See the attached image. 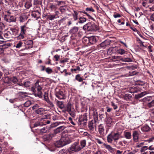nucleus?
<instances>
[{
    "mask_svg": "<svg viewBox=\"0 0 154 154\" xmlns=\"http://www.w3.org/2000/svg\"><path fill=\"white\" fill-rule=\"evenodd\" d=\"M93 120L92 121H94L96 122L98 120V115L97 112L96 110H94L93 112Z\"/></svg>",
    "mask_w": 154,
    "mask_h": 154,
    "instance_id": "20",
    "label": "nucleus"
},
{
    "mask_svg": "<svg viewBox=\"0 0 154 154\" xmlns=\"http://www.w3.org/2000/svg\"><path fill=\"white\" fill-rule=\"evenodd\" d=\"M30 83L29 82H25L23 85V86L25 87H29L30 85Z\"/></svg>",
    "mask_w": 154,
    "mask_h": 154,
    "instance_id": "62",
    "label": "nucleus"
},
{
    "mask_svg": "<svg viewBox=\"0 0 154 154\" xmlns=\"http://www.w3.org/2000/svg\"><path fill=\"white\" fill-rule=\"evenodd\" d=\"M4 37L7 38H9L11 37H12V34L11 32L10 31H8L4 34Z\"/></svg>",
    "mask_w": 154,
    "mask_h": 154,
    "instance_id": "28",
    "label": "nucleus"
},
{
    "mask_svg": "<svg viewBox=\"0 0 154 154\" xmlns=\"http://www.w3.org/2000/svg\"><path fill=\"white\" fill-rule=\"evenodd\" d=\"M18 79L15 77H13L11 78V83L12 82L14 83H16Z\"/></svg>",
    "mask_w": 154,
    "mask_h": 154,
    "instance_id": "41",
    "label": "nucleus"
},
{
    "mask_svg": "<svg viewBox=\"0 0 154 154\" xmlns=\"http://www.w3.org/2000/svg\"><path fill=\"white\" fill-rule=\"evenodd\" d=\"M55 95L59 99H64L65 98V94L61 90L56 91Z\"/></svg>",
    "mask_w": 154,
    "mask_h": 154,
    "instance_id": "8",
    "label": "nucleus"
},
{
    "mask_svg": "<svg viewBox=\"0 0 154 154\" xmlns=\"http://www.w3.org/2000/svg\"><path fill=\"white\" fill-rule=\"evenodd\" d=\"M20 33L16 37L18 40L23 39L25 35L30 31V29L27 26L26 24H25L20 26Z\"/></svg>",
    "mask_w": 154,
    "mask_h": 154,
    "instance_id": "2",
    "label": "nucleus"
},
{
    "mask_svg": "<svg viewBox=\"0 0 154 154\" xmlns=\"http://www.w3.org/2000/svg\"><path fill=\"white\" fill-rule=\"evenodd\" d=\"M132 136L133 140L135 142L138 141L139 134L137 131H134L133 132Z\"/></svg>",
    "mask_w": 154,
    "mask_h": 154,
    "instance_id": "12",
    "label": "nucleus"
},
{
    "mask_svg": "<svg viewBox=\"0 0 154 154\" xmlns=\"http://www.w3.org/2000/svg\"><path fill=\"white\" fill-rule=\"evenodd\" d=\"M39 82L37 81L35 84L34 86L32 87L31 91L34 93V95L39 97H41L42 94V87L39 84Z\"/></svg>",
    "mask_w": 154,
    "mask_h": 154,
    "instance_id": "1",
    "label": "nucleus"
},
{
    "mask_svg": "<svg viewBox=\"0 0 154 154\" xmlns=\"http://www.w3.org/2000/svg\"><path fill=\"white\" fill-rule=\"evenodd\" d=\"M137 72L135 71H130L128 73L125 75V76L127 77L130 76H132L137 74Z\"/></svg>",
    "mask_w": 154,
    "mask_h": 154,
    "instance_id": "26",
    "label": "nucleus"
},
{
    "mask_svg": "<svg viewBox=\"0 0 154 154\" xmlns=\"http://www.w3.org/2000/svg\"><path fill=\"white\" fill-rule=\"evenodd\" d=\"M110 43L111 42L110 40H106L100 44V45L102 48H105L106 47L109 45L110 44Z\"/></svg>",
    "mask_w": 154,
    "mask_h": 154,
    "instance_id": "13",
    "label": "nucleus"
},
{
    "mask_svg": "<svg viewBox=\"0 0 154 154\" xmlns=\"http://www.w3.org/2000/svg\"><path fill=\"white\" fill-rule=\"evenodd\" d=\"M31 104V101L30 100H27L24 103V105L25 107H28L30 106Z\"/></svg>",
    "mask_w": 154,
    "mask_h": 154,
    "instance_id": "45",
    "label": "nucleus"
},
{
    "mask_svg": "<svg viewBox=\"0 0 154 154\" xmlns=\"http://www.w3.org/2000/svg\"><path fill=\"white\" fill-rule=\"evenodd\" d=\"M44 125L42 123L40 122H35L34 125L33 127H37L38 126H42L43 125Z\"/></svg>",
    "mask_w": 154,
    "mask_h": 154,
    "instance_id": "40",
    "label": "nucleus"
},
{
    "mask_svg": "<svg viewBox=\"0 0 154 154\" xmlns=\"http://www.w3.org/2000/svg\"><path fill=\"white\" fill-rule=\"evenodd\" d=\"M5 25L3 23L0 21V30H2L5 28Z\"/></svg>",
    "mask_w": 154,
    "mask_h": 154,
    "instance_id": "53",
    "label": "nucleus"
},
{
    "mask_svg": "<svg viewBox=\"0 0 154 154\" xmlns=\"http://www.w3.org/2000/svg\"><path fill=\"white\" fill-rule=\"evenodd\" d=\"M138 91L139 89L138 88L133 86L130 88L129 92L131 93H134L137 92Z\"/></svg>",
    "mask_w": 154,
    "mask_h": 154,
    "instance_id": "25",
    "label": "nucleus"
},
{
    "mask_svg": "<svg viewBox=\"0 0 154 154\" xmlns=\"http://www.w3.org/2000/svg\"><path fill=\"white\" fill-rule=\"evenodd\" d=\"M85 11L87 12L91 11L92 12H94L95 11V10L92 7L86 8L85 9Z\"/></svg>",
    "mask_w": 154,
    "mask_h": 154,
    "instance_id": "56",
    "label": "nucleus"
},
{
    "mask_svg": "<svg viewBox=\"0 0 154 154\" xmlns=\"http://www.w3.org/2000/svg\"><path fill=\"white\" fill-rule=\"evenodd\" d=\"M124 99L126 100H129L132 97L131 94H127L124 95Z\"/></svg>",
    "mask_w": 154,
    "mask_h": 154,
    "instance_id": "33",
    "label": "nucleus"
},
{
    "mask_svg": "<svg viewBox=\"0 0 154 154\" xmlns=\"http://www.w3.org/2000/svg\"><path fill=\"white\" fill-rule=\"evenodd\" d=\"M35 112L38 115H41L44 113L45 110L44 108H40L35 110Z\"/></svg>",
    "mask_w": 154,
    "mask_h": 154,
    "instance_id": "17",
    "label": "nucleus"
},
{
    "mask_svg": "<svg viewBox=\"0 0 154 154\" xmlns=\"http://www.w3.org/2000/svg\"><path fill=\"white\" fill-rule=\"evenodd\" d=\"M104 127L102 124H100L98 126V132L100 135L103 136L104 135Z\"/></svg>",
    "mask_w": 154,
    "mask_h": 154,
    "instance_id": "11",
    "label": "nucleus"
},
{
    "mask_svg": "<svg viewBox=\"0 0 154 154\" xmlns=\"http://www.w3.org/2000/svg\"><path fill=\"white\" fill-rule=\"evenodd\" d=\"M47 100H46V101L48 103V105L50 107L53 108L54 107V105L53 104V103L51 101H50L48 99V97H47Z\"/></svg>",
    "mask_w": 154,
    "mask_h": 154,
    "instance_id": "39",
    "label": "nucleus"
},
{
    "mask_svg": "<svg viewBox=\"0 0 154 154\" xmlns=\"http://www.w3.org/2000/svg\"><path fill=\"white\" fill-rule=\"evenodd\" d=\"M132 61V60L129 58H125L124 59V62H131Z\"/></svg>",
    "mask_w": 154,
    "mask_h": 154,
    "instance_id": "60",
    "label": "nucleus"
},
{
    "mask_svg": "<svg viewBox=\"0 0 154 154\" xmlns=\"http://www.w3.org/2000/svg\"><path fill=\"white\" fill-rule=\"evenodd\" d=\"M111 105L113 107L114 109H116L118 108L117 105L113 102H111Z\"/></svg>",
    "mask_w": 154,
    "mask_h": 154,
    "instance_id": "58",
    "label": "nucleus"
},
{
    "mask_svg": "<svg viewBox=\"0 0 154 154\" xmlns=\"http://www.w3.org/2000/svg\"><path fill=\"white\" fill-rule=\"evenodd\" d=\"M79 12L80 13H84V14H85L87 16H88V17L90 18V19H93V18L90 15H89L88 13L86 12H85V11H84V12H83V11H79Z\"/></svg>",
    "mask_w": 154,
    "mask_h": 154,
    "instance_id": "59",
    "label": "nucleus"
},
{
    "mask_svg": "<svg viewBox=\"0 0 154 154\" xmlns=\"http://www.w3.org/2000/svg\"><path fill=\"white\" fill-rule=\"evenodd\" d=\"M32 3L31 2H27L25 5V7L27 9H29L32 6Z\"/></svg>",
    "mask_w": 154,
    "mask_h": 154,
    "instance_id": "38",
    "label": "nucleus"
},
{
    "mask_svg": "<svg viewBox=\"0 0 154 154\" xmlns=\"http://www.w3.org/2000/svg\"><path fill=\"white\" fill-rule=\"evenodd\" d=\"M103 146L110 152L113 153L114 152L115 149L112 148L110 145L104 143Z\"/></svg>",
    "mask_w": 154,
    "mask_h": 154,
    "instance_id": "15",
    "label": "nucleus"
},
{
    "mask_svg": "<svg viewBox=\"0 0 154 154\" xmlns=\"http://www.w3.org/2000/svg\"><path fill=\"white\" fill-rule=\"evenodd\" d=\"M57 105L61 109L63 108L64 106L63 102L58 100H57Z\"/></svg>",
    "mask_w": 154,
    "mask_h": 154,
    "instance_id": "29",
    "label": "nucleus"
},
{
    "mask_svg": "<svg viewBox=\"0 0 154 154\" xmlns=\"http://www.w3.org/2000/svg\"><path fill=\"white\" fill-rule=\"evenodd\" d=\"M119 56H113L112 57V59L113 61H119Z\"/></svg>",
    "mask_w": 154,
    "mask_h": 154,
    "instance_id": "44",
    "label": "nucleus"
},
{
    "mask_svg": "<svg viewBox=\"0 0 154 154\" xmlns=\"http://www.w3.org/2000/svg\"><path fill=\"white\" fill-rule=\"evenodd\" d=\"M65 128V127L64 126H61L58 127L54 130V134L59 133L62 131Z\"/></svg>",
    "mask_w": 154,
    "mask_h": 154,
    "instance_id": "18",
    "label": "nucleus"
},
{
    "mask_svg": "<svg viewBox=\"0 0 154 154\" xmlns=\"http://www.w3.org/2000/svg\"><path fill=\"white\" fill-rule=\"evenodd\" d=\"M87 121V115L85 113L80 116L77 123L79 125H85L86 124Z\"/></svg>",
    "mask_w": 154,
    "mask_h": 154,
    "instance_id": "6",
    "label": "nucleus"
},
{
    "mask_svg": "<svg viewBox=\"0 0 154 154\" xmlns=\"http://www.w3.org/2000/svg\"><path fill=\"white\" fill-rule=\"evenodd\" d=\"M75 79L79 82H81L83 80V79L81 77L80 75V74H78L76 75L75 76Z\"/></svg>",
    "mask_w": 154,
    "mask_h": 154,
    "instance_id": "36",
    "label": "nucleus"
},
{
    "mask_svg": "<svg viewBox=\"0 0 154 154\" xmlns=\"http://www.w3.org/2000/svg\"><path fill=\"white\" fill-rule=\"evenodd\" d=\"M26 20V18L25 16H20L19 18V20L20 22H23Z\"/></svg>",
    "mask_w": 154,
    "mask_h": 154,
    "instance_id": "37",
    "label": "nucleus"
},
{
    "mask_svg": "<svg viewBox=\"0 0 154 154\" xmlns=\"http://www.w3.org/2000/svg\"><path fill=\"white\" fill-rule=\"evenodd\" d=\"M33 42L31 40H29L26 42L27 45H30V46L32 47Z\"/></svg>",
    "mask_w": 154,
    "mask_h": 154,
    "instance_id": "64",
    "label": "nucleus"
},
{
    "mask_svg": "<svg viewBox=\"0 0 154 154\" xmlns=\"http://www.w3.org/2000/svg\"><path fill=\"white\" fill-rule=\"evenodd\" d=\"M124 134L125 137L127 139H130L131 137V132L125 131H124Z\"/></svg>",
    "mask_w": 154,
    "mask_h": 154,
    "instance_id": "19",
    "label": "nucleus"
},
{
    "mask_svg": "<svg viewBox=\"0 0 154 154\" xmlns=\"http://www.w3.org/2000/svg\"><path fill=\"white\" fill-rule=\"evenodd\" d=\"M3 80L5 83L8 84L11 83V78L8 76L4 78Z\"/></svg>",
    "mask_w": 154,
    "mask_h": 154,
    "instance_id": "35",
    "label": "nucleus"
},
{
    "mask_svg": "<svg viewBox=\"0 0 154 154\" xmlns=\"http://www.w3.org/2000/svg\"><path fill=\"white\" fill-rule=\"evenodd\" d=\"M80 147L82 149L85 147L86 145V141L85 140H82L80 141Z\"/></svg>",
    "mask_w": 154,
    "mask_h": 154,
    "instance_id": "31",
    "label": "nucleus"
},
{
    "mask_svg": "<svg viewBox=\"0 0 154 154\" xmlns=\"http://www.w3.org/2000/svg\"><path fill=\"white\" fill-rule=\"evenodd\" d=\"M48 18L49 20H52L55 19V17L54 16V15L50 14L48 16Z\"/></svg>",
    "mask_w": 154,
    "mask_h": 154,
    "instance_id": "47",
    "label": "nucleus"
},
{
    "mask_svg": "<svg viewBox=\"0 0 154 154\" xmlns=\"http://www.w3.org/2000/svg\"><path fill=\"white\" fill-rule=\"evenodd\" d=\"M56 8V6L55 5H54L52 3H51L49 6V8L51 10H53L55 9Z\"/></svg>",
    "mask_w": 154,
    "mask_h": 154,
    "instance_id": "51",
    "label": "nucleus"
},
{
    "mask_svg": "<svg viewBox=\"0 0 154 154\" xmlns=\"http://www.w3.org/2000/svg\"><path fill=\"white\" fill-rule=\"evenodd\" d=\"M31 15L34 18H38L40 16V14L38 11H37L33 12Z\"/></svg>",
    "mask_w": 154,
    "mask_h": 154,
    "instance_id": "24",
    "label": "nucleus"
},
{
    "mask_svg": "<svg viewBox=\"0 0 154 154\" xmlns=\"http://www.w3.org/2000/svg\"><path fill=\"white\" fill-rule=\"evenodd\" d=\"M79 30L78 27L74 26L70 29L69 32L72 34H75Z\"/></svg>",
    "mask_w": 154,
    "mask_h": 154,
    "instance_id": "22",
    "label": "nucleus"
},
{
    "mask_svg": "<svg viewBox=\"0 0 154 154\" xmlns=\"http://www.w3.org/2000/svg\"><path fill=\"white\" fill-rule=\"evenodd\" d=\"M10 30L11 31L12 37H13L14 36L17 37L18 35V31L17 29L15 28H11L10 29ZM16 37L15 38H16Z\"/></svg>",
    "mask_w": 154,
    "mask_h": 154,
    "instance_id": "16",
    "label": "nucleus"
},
{
    "mask_svg": "<svg viewBox=\"0 0 154 154\" xmlns=\"http://www.w3.org/2000/svg\"><path fill=\"white\" fill-rule=\"evenodd\" d=\"M120 135L121 134L119 132L113 134L111 132L108 135L107 137V142L109 143H112L113 140L115 142H116L120 138Z\"/></svg>",
    "mask_w": 154,
    "mask_h": 154,
    "instance_id": "3",
    "label": "nucleus"
},
{
    "mask_svg": "<svg viewBox=\"0 0 154 154\" xmlns=\"http://www.w3.org/2000/svg\"><path fill=\"white\" fill-rule=\"evenodd\" d=\"M71 70L72 72H73V71L75 72L77 71H80V68L79 66H77L75 68L71 69Z\"/></svg>",
    "mask_w": 154,
    "mask_h": 154,
    "instance_id": "57",
    "label": "nucleus"
},
{
    "mask_svg": "<svg viewBox=\"0 0 154 154\" xmlns=\"http://www.w3.org/2000/svg\"><path fill=\"white\" fill-rule=\"evenodd\" d=\"M147 149H148V147L147 146H144L141 148L140 150V152H143Z\"/></svg>",
    "mask_w": 154,
    "mask_h": 154,
    "instance_id": "46",
    "label": "nucleus"
},
{
    "mask_svg": "<svg viewBox=\"0 0 154 154\" xmlns=\"http://www.w3.org/2000/svg\"><path fill=\"white\" fill-rule=\"evenodd\" d=\"M60 140H61V141L63 143V144H64V146L69 143L71 142L70 140L68 137H62Z\"/></svg>",
    "mask_w": 154,
    "mask_h": 154,
    "instance_id": "10",
    "label": "nucleus"
},
{
    "mask_svg": "<svg viewBox=\"0 0 154 154\" xmlns=\"http://www.w3.org/2000/svg\"><path fill=\"white\" fill-rule=\"evenodd\" d=\"M98 29V26L94 23H88L83 27V29L88 31H93L97 30Z\"/></svg>",
    "mask_w": 154,
    "mask_h": 154,
    "instance_id": "4",
    "label": "nucleus"
},
{
    "mask_svg": "<svg viewBox=\"0 0 154 154\" xmlns=\"http://www.w3.org/2000/svg\"><path fill=\"white\" fill-rule=\"evenodd\" d=\"M23 44V43L22 42H19L17 44V45L15 46L16 48H19L22 46Z\"/></svg>",
    "mask_w": 154,
    "mask_h": 154,
    "instance_id": "55",
    "label": "nucleus"
},
{
    "mask_svg": "<svg viewBox=\"0 0 154 154\" xmlns=\"http://www.w3.org/2000/svg\"><path fill=\"white\" fill-rule=\"evenodd\" d=\"M81 149V148L79 144L76 142L74 143L69 149V152L72 151L77 152L80 151Z\"/></svg>",
    "mask_w": 154,
    "mask_h": 154,
    "instance_id": "7",
    "label": "nucleus"
},
{
    "mask_svg": "<svg viewBox=\"0 0 154 154\" xmlns=\"http://www.w3.org/2000/svg\"><path fill=\"white\" fill-rule=\"evenodd\" d=\"M8 21H9L8 22V23L15 22L16 21V18L13 16L9 15V18Z\"/></svg>",
    "mask_w": 154,
    "mask_h": 154,
    "instance_id": "30",
    "label": "nucleus"
},
{
    "mask_svg": "<svg viewBox=\"0 0 154 154\" xmlns=\"http://www.w3.org/2000/svg\"><path fill=\"white\" fill-rule=\"evenodd\" d=\"M147 105L149 108L154 106V100H152Z\"/></svg>",
    "mask_w": 154,
    "mask_h": 154,
    "instance_id": "52",
    "label": "nucleus"
},
{
    "mask_svg": "<svg viewBox=\"0 0 154 154\" xmlns=\"http://www.w3.org/2000/svg\"><path fill=\"white\" fill-rule=\"evenodd\" d=\"M60 10L62 13H64L66 11V8L63 6H61L60 8Z\"/></svg>",
    "mask_w": 154,
    "mask_h": 154,
    "instance_id": "61",
    "label": "nucleus"
},
{
    "mask_svg": "<svg viewBox=\"0 0 154 154\" xmlns=\"http://www.w3.org/2000/svg\"><path fill=\"white\" fill-rule=\"evenodd\" d=\"M45 70L46 72L48 74L51 73L52 72V69L51 68L49 67L46 68L45 69Z\"/></svg>",
    "mask_w": 154,
    "mask_h": 154,
    "instance_id": "49",
    "label": "nucleus"
},
{
    "mask_svg": "<svg viewBox=\"0 0 154 154\" xmlns=\"http://www.w3.org/2000/svg\"><path fill=\"white\" fill-rule=\"evenodd\" d=\"M55 134L53 133H51L48 134L45 136V138L46 140H49L51 139L54 136Z\"/></svg>",
    "mask_w": 154,
    "mask_h": 154,
    "instance_id": "27",
    "label": "nucleus"
},
{
    "mask_svg": "<svg viewBox=\"0 0 154 154\" xmlns=\"http://www.w3.org/2000/svg\"><path fill=\"white\" fill-rule=\"evenodd\" d=\"M59 154H67V152L65 149H62L59 152Z\"/></svg>",
    "mask_w": 154,
    "mask_h": 154,
    "instance_id": "54",
    "label": "nucleus"
},
{
    "mask_svg": "<svg viewBox=\"0 0 154 154\" xmlns=\"http://www.w3.org/2000/svg\"><path fill=\"white\" fill-rule=\"evenodd\" d=\"M86 21V19L85 17H80L79 18V20L78 21V23H82Z\"/></svg>",
    "mask_w": 154,
    "mask_h": 154,
    "instance_id": "34",
    "label": "nucleus"
},
{
    "mask_svg": "<svg viewBox=\"0 0 154 154\" xmlns=\"http://www.w3.org/2000/svg\"><path fill=\"white\" fill-rule=\"evenodd\" d=\"M150 128L146 125H145L142 127L141 130L143 132H148L150 131Z\"/></svg>",
    "mask_w": 154,
    "mask_h": 154,
    "instance_id": "21",
    "label": "nucleus"
},
{
    "mask_svg": "<svg viewBox=\"0 0 154 154\" xmlns=\"http://www.w3.org/2000/svg\"><path fill=\"white\" fill-rule=\"evenodd\" d=\"M106 123H111L112 122L111 119L110 118H107L106 119Z\"/></svg>",
    "mask_w": 154,
    "mask_h": 154,
    "instance_id": "63",
    "label": "nucleus"
},
{
    "mask_svg": "<svg viewBox=\"0 0 154 154\" xmlns=\"http://www.w3.org/2000/svg\"><path fill=\"white\" fill-rule=\"evenodd\" d=\"M64 144H63V143L61 141V140L56 141L54 143L55 146L57 147H60L63 146Z\"/></svg>",
    "mask_w": 154,
    "mask_h": 154,
    "instance_id": "23",
    "label": "nucleus"
},
{
    "mask_svg": "<svg viewBox=\"0 0 154 154\" xmlns=\"http://www.w3.org/2000/svg\"><path fill=\"white\" fill-rule=\"evenodd\" d=\"M4 19V20L6 21V22H9L8 21L9 19V15L8 14H6L3 17Z\"/></svg>",
    "mask_w": 154,
    "mask_h": 154,
    "instance_id": "50",
    "label": "nucleus"
},
{
    "mask_svg": "<svg viewBox=\"0 0 154 154\" xmlns=\"http://www.w3.org/2000/svg\"><path fill=\"white\" fill-rule=\"evenodd\" d=\"M63 122H56L53 123L52 124V127H56L59 125L61 124Z\"/></svg>",
    "mask_w": 154,
    "mask_h": 154,
    "instance_id": "48",
    "label": "nucleus"
},
{
    "mask_svg": "<svg viewBox=\"0 0 154 154\" xmlns=\"http://www.w3.org/2000/svg\"><path fill=\"white\" fill-rule=\"evenodd\" d=\"M86 39L88 40V42L91 44H94L97 42L96 37L95 36H93L89 37V38Z\"/></svg>",
    "mask_w": 154,
    "mask_h": 154,
    "instance_id": "14",
    "label": "nucleus"
},
{
    "mask_svg": "<svg viewBox=\"0 0 154 154\" xmlns=\"http://www.w3.org/2000/svg\"><path fill=\"white\" fill-rule=\"evenodd\" d=\"M66 108V110L69 112L72 117H74L75 116V111L74 109L73 105L70 102H69Z\"/></svg>",
    "mask_w": 154,
    "mask_h": 154,
    "instance_id": "5",
    "label": "nucleus"
},
{
    "mask_svg": "<svg viewBox=\"0 0 154 154\" xmlns=\"http://www.w3.org/2000/svg\"><path fill=\"white\" fill-rule=\"evenodd\" d=\"M48 131V128L47 127H44L40 130V132L41 133H45Z\"/></svg>",
    "mask_w": 154,
    "mask_h": 154,
    "instance_id": "43",
    "label": "nucleus"
},
{
    "mask_svg": "<svg viewBox=\"0 0 154 154\" xmlns=\"http://www.w3.org/2000/svg\"><path fill=\"white\" fill-rule=\"evenodd\" d=\"M96 122L92 120L89 121L88 122V128L90 131H93L96 126Z\"/></svg>",
    "mask_w": 154,
    "mask_h": 154,
    "instance_id": "9",
    "label": "nucleus"
},
{
    "mask_svg": "<svg viewBox=\"0 0 154 154\" xmlns=\"http://www.w3.org/2000/svg\"><path fill=\"white\" fill-rule=\"evenodd\" d=\"M117 52L121 55L125 53L126 51L122 49H119L117 50Z\"/></svg>",
    "mask_w": 154,
    "mask_h": 154,
    "instance_id": "32",
    "label": "nucleus"
},
{
    "mask_svg": "<svg viewBox=\"0 0 154 154\" xmlns=\"http://www.w3.org/2000/svg\"><path fill=\"white\" fill-rule=\"evenodd\" d=\"M42 0H34V4L35 5H41L42 4Z\"/></svg>",
    "mask_w": 154,
    "mask_h": 154,
    "instance_id": "42",
    "label": "nucleus"
}]
</instances>
